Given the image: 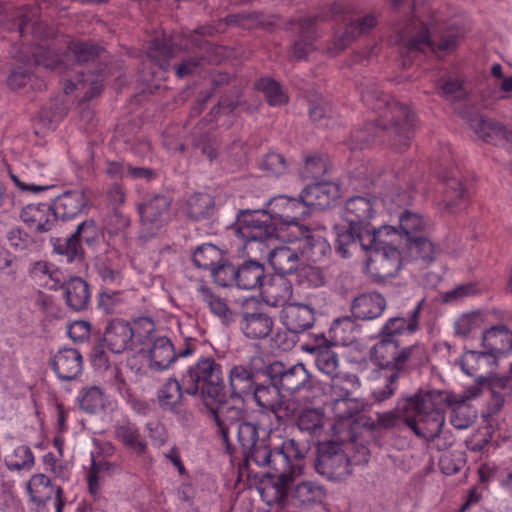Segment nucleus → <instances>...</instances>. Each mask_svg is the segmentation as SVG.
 Instances as JSON below:
<instances>
[{"label": "nucleus", "mask_w": 512, "mask_h": 512, "mask_svg": "<svg viewBox=\"0 0 512 512\" xmlns=\"http://www.w3.org/2000/svg\"><path fill=\"white\" fill-rule=\"evenodd\" d=\"M445 393L436 390L418 391L398 401L394 411L380 416L384 427L403 421L419 437L432 440L439 436L445 424Z\"/></svg>", "instance_id": "1"}, {"label": "nucleus", "mask_w": 512, "mask_h": 512, "mask_svg": "<svg viewBox=\"0 0 512 512\" xmlns=\"http://www.w3.org/2000/svg\"><path fill=\"white\" fill-rule=\"evenodd\" d=\"M378 207L379 200L376 197L355 196L346 201L342 216L348 228L335 226L337 251L342 257H348L349 248L357 243L362 249H367L384 243V236L398 235L394 226L383 225L375 228L371 225Z\"/></svg>", "instance_id": "2"}, {"label": "nucleus", "mask_w": 512, "mask_h": 512, "mask_svg": "<svg viewBox=\"0 0 512 512\" xmlns=\"http://www.w3.org/2000/svg\"><path fill=\"white\" fill-rule=\"evenodd\" d=\"M293 205H297V199L281 195L269 201V211L242 212L236 222L237 236L241 240H262L270 237L280 240L299 239L304 233V226L289 221L294 214L287 211V208Z\"/></svg>", "instance_id": "3"}, {"label": "nucleus", "mask_w": 512, "mask_h": 512, "mask_svg": "<svg viewBox=\"0 0 512 512\" xmlns=\"http://www.w3.org/2000/svg\"><path fill=\"white\" fill-rule=\"evenodd\" d=\"M155 324L149 318H139L130 327V351L133 358L140 360L136 373L147 372V368L165 370L174 361L176 354L173 344L166 337L154 339Z\"/></svg>", "instance_id": "4"}, {"label": "nucleus", "mask_w": 512, "mask_h": 512, "mask_svg": "<svg viewBox=\"0 0 512 512\" xmlns=\"http://www.w3.org/2000/svg\"><path fill=\"white\" fill-rule=\"evenodd\" d=\"M238 441L243 448L248 461L257 466L273 463L277 468L287 463L288 455H295L299 447L294 439H287L274 449H271L265 437L260 438L257 426L250 422H242L238 425Z\"/></svg>", "instance_id": "5"}, {"label": "nucleus", "mask_w": 512, "mask_h": 512, "mask_svg": "<svg viewBox=\"0 0 512 512\" xmlns=\"http://www.w3.org/2000/svg\"><path fill=\"white\" fill-rule=\"evenodd\" d=\"M304 456V451L297 447L295 455H288L287 463L279 466L280 468L272 462L261 466L270 468L276 473V475H267L258 486V492L267 505L281 504L286 500L289 485L304 472Z\"/></svg>", "instance_id": "6"}, {"label": "nucleus", "mask_w": 512, "mask_h": 512, "mask_svg": "<svg viewBox=\"0 0 512 512\" xmlns=\"http://www.w3.org/2000/svg\"><path fill=\"white\" fill-rule=\"evenodd\" d=\"M183 383L188 394L200 392L203 396L216 399L223 389L222 368L211 357L201 358L188 368Z\"/></svg>", "instance_id": "7"}, {"label": "nucleus", "mask_w": 512, "mask_h": 512, "mask_svg": "<svg viewBox=\"0 0 512 512\" xmlns=\"http://www.w3.org/2000/svg\"><path fill=\"white\" fill-rule=\"evenodd\" d=\"M363 102L370 106L372 109L380 111L385 109L383 113L384 122L381 123L383 128H386V121L394 120L391 126H395L402 139L404 146L408 145L409 130L413 126L414 115L410 112L409 108L405 105L392 101L388 95H384L378 91L376 86H371L361 94Z\"/></svg>", "instance_id": "8"}, {"label": "nucleus", "mask_w": 512, "mask_h": 512, "mask_svg": "<svg viewBox=\"0 0 512 512\" xmlns=\"http://www.w3.org/2000/svg\"><path fill=\"white\" fill-rule=\"evenodd\" d=\"M397 236H384V243L365 249L369 255L365 262V270L372 277L386 279L395 276L406 263L403 251H399L392 243Z\"/></svg>", "instance_id": "9"}, {"label": "nucleus", "mask_w": 512, "mask_h": 512, "mask_svg": "<svg viewBox=\"0 0 512 512\" xmlns=\"http://www.w3.org/2000/svg\"><path fill=\"white\" fill-rule=\"evenodd\" d=\"M274 237L262 240H242L247 249L259 251L268 258L273 270L279 275H286L298 271L304 261L294 243L292 246L271 248L270 242Z\"/></svg>", "instance_id": "10"}, {"label": "nucleus", "mask_w": 512, "mask_h": 512, "mask_svg": "<svg viewBox=\"0 0 512 512\" xmlns=\"http://www.w3.org/2000/svg\"><path fill=\"white\" fill-rule=\"evenodd\" d=\"M315 467L319 474L330 480H342L351 474L347 455L341 445L334 441L319 443Z\"/></svg>", "instance_id": "11"}, {"label": "nucleus", "mask_w": 512, "mask_h": 512, "mask_svg": "<svg viewBox=\"0 0 512 512\" xmlns=\"http://www.w3.org/2000/svg\"><path fill=\"white\" fill-rule=\"evenodd\" d=\"M284 241L295 244L305 264L308 262H321L331 252V247L325 236V230L322 228L310 230L304 227V233L299 239Z\"/></svg>", "instance_id": "12"}, {"label": "nucleus", "mask_w": 512, "mask_h": 512, "mask_svg": "<svg viewBox=\"0 0 512 512\" xmlns=\"http://www.w3.org/2000/svg\"><path fill=\"white\" fill-rule=\"evenodd\" d=\"M359 385V378L354 374H344L341 378L334 379L331 389L335 396L332 404L335 417L338 419L350 418L358 411L356 401L350 398L349 395Z\"/></svg>", "instance_id": "13"}, {"label": "nucleus", "mask_w": 512, "mask_h": 512, "mask_svg": "<svg viewBox=\"0 0 512 512\" xmlns=\"http://www.w3.org/2000/svg\"><path fill=\"white\" fill-rule=\"evenodd\" d=\"M19 218L35 234L52 231L58 222L52 204L44 202L25 205L19 213Z\"/></svg>", "instance_id": "14"}, {"label": "nucleus", "mask_w": 512, "mask_h": 512, "mask_svg": "<svg viewBox=\"0 0 512 512\" xmlns=\"http://www.w3.org/2000/svg\"><path fill=\"white\" fill-rule=\"evenodd\" d=\"M273 371L282 392L287 395H294L299 391L311 389L317 385L302 363H297L287 369H282L281 364H275Z\"/></svg>", "instance_id": "15"}, {"label": "nucleus", "mask_w": 512, "mask_h": 512, "mask_svg": "<svg viewBox=\"0 0 512 512\" xmlns=\"http://www.w3.org/2000/svg\"><path fill=\"white\" fill-rule=\"evenodd\" d=\"M221 260L220 250L212 244H204L198 247L193 254V262L197 267L210 270L215 282L221 286H226L228 282L222 275L233 273V267L221 264Z\"/></svg>", "instance_id": "16"}, {"label": "nucleus", "mask_w": 512, "mask_h": 512, "mask_svg": "<svg viewBox=\"0 0 512 512\" xmlns=\"http://www.w3.org/2000/svg\"><path fill=\"white\" fill-rule=\"evenodd\" d=\"M169 206L170 200L164 195H156L138 206L142 225L150 235L169 219Z\"/></svg>", "instance_id": "17"}, {"label": "nucleus", "mask_w": 512, "mask_h": 512, "mask_svg": "<svg viewBox=\"0 0 512 512\" xmlns=\"http://www.w3.org/2000/svg\"><path fill=\"white\" fill-rule=\"evenodd\" d=\"M409 356V351L400 350L393 338H384L376 343L370 351L371 361L380 368L399 370Z\"/></svg>", "instance_id": "18"}, {"label": "nucleus", "mask_w": 512, "mask_h": 512, "mask_svg": "<svg viewBox=\"0 0 512 512\" xmlns=\"http://www.w3.org/2000/svg\"><path fill=\"white\" fill-rule=\"evenodd\" d=\"M51 367L59 379L71 381L82 373L83 357L75 348H62L52 357Z\"/></svg>", "instance_id": "19"}, {"label": "nucleus", "mask_w": 512, "mask_h": 512, "mask_svg": "<svg viewBox=\"0 0 512 512\" xmlns=\"http://www.w3.org/2000/svg\"><path fill=\"white\" fill-rule=\"evenodd\" d=\"M89 198L82 189L68 190L57 196L52 207L56 218L71 220L88 207Z\"/></svg>", "instance_id": "20"}, {"label": "nucleus", "mask_w": 512, "mask_h": 512, "mask_svg": "<svg viewBox=\"0 0 512 512\" xmlns=\"http://www.w3.org/2000/svg\"><path fill=\"white\" fill-rule=\"evenodd\" d=\"M280 319L289 331L302 333L313 326L315 312L307 304L288 303L282 308Z\"/></svg>", "instance_id": "21"}, {"label": "nucleus", "mask_w": 512, "mask_h": 512, "mask_svg": "<svg viewBox=\"0 0 512 512\" xmlns=\"http://www.w3.org/2000/svg\"><path fill=\"white\" fill-rule=\"evenodd\" d=\"M339 197V188L331 182H317L306 186L300 198L310 208L324 209Z\"/></svg>", "instance_id": "22"}, {"label": "nucleus", "mask_w": 512, "mask_h": 512, "mask_svg": "<svg viewBox=\"0 0 512 512\" xmlns=\"http://www.w3.org/2000/svg\"><path fill=\"white\" fill-rule=\"evenodd\" d=\"M12 20L18 22V31L21 36L31 34L35 39H44L49 36L44 23L40 20V8L36 5L18 8L14 11Z\"/></svg>", "instance_id": "23"}, {"label": "nucleus", "mask_w": 512, "mask_h": 512, "mask_svg": "<svg viewBox=\"0 0 512 512\" xmlns=\"http://www.w3.org/2000/svg\"><path fill=\"white\" fill-rule=\"evenodd\" d=\"M482 346L489 357L496 359L512 350V332L504 326H495L483 333Z\"/></svg>", "instance_id": "24"}, {"label": "nucleus", "mask_w": 512, "mask_h": 512, "mask_svg": "<svg viewBox=\"0 0 512 512\" xmlns=\"http://www.w3.org/2000/svg\"><path fill=\"white\" fill-rule=\"evenodd\" d=\"M212 400L215 404L207 402V406L213 413L214 420L223 441L227 443L229 440L230 426L240 419L241 409L221 401L219 397Z\"/></svg>", "instance_id": "25"}, {"label": "nucleus", "mask_w": 512, "mask_h": 512, "mask_svg": "<svg viewBox=\"0 0 512 512\" xmlns=\"http://www.w3.org/2000/svg\"><path fill=\"white\" fill-rule=\"evenodd\" d=\"M385 308L386 301L380 294L368 293L354 299L351 311L355 318L372 320L382 315Z\"/></svg>", "instance_id": "26"}, {"label": "nucleus", "mask_w": 512, "mask_h": 512, "mask_svg": "<svg viewBox=\"0 0 512 512\" xmlns=\"http://www.w3.org/2000/svg\"><path fill=\"white\" fill-rule=\"evenodd\" d=\"M231 278H235L237 286L243 290H253L262 285L264 279V267L256 261H248L237 270L233 268V273H225Z\"/></svg>", "instance_id": "27"}, {"label": "nucleus", "mask_w": 512, "mask_h": 512, "mask_svg": "<svg viewBox=\"0 0 512 512\" xmlns=\"http://www.w3.org/2000/svg\"><path fill=\"white\" fill-rule=\"evenodd\" d=\"M67 305L74 311H82L90 302L88 284L80 277H72L62 284Z\"/></svg>", "instance_id": "28"}, {"label": "nucleus", "mask_w": 512, "mask_h": 512, "mask_svg": "<svg viewBox=\"0 0 512 512\" xmlns=\"http://www.w3.org/2000/svg\"><path fill=\"white\" fill-rule=\"evenodd\" d=\"M272 318L265 313H244L240 322L243 333L252 339L265 338L273 328Z\"/></svg>", "instance_id": "29"}, {"label": "nucleus", "mask_w": 512, "mask_h": 512, "mask_svg": "<svg viewBox=\"0 0 512 512\" xmlns=\"http://www.w3.org/2000/svg\"><path fill=\"white\" fill-rule=\"evenodd\" d=\"M109 199L113 208L107 222L108 230L111 234L125 232L128 226V218L119 209V206L125 204L126 199L123 187L117 184L113 185L109 192Z\"/></svg>", "instance_id": "30"}, {"label": "nucleus", "mask_w": 512, "mask_h": 512, "mask_svg": "<svg viewBox=\"0 0 512 512\" xmlns=\"http://www.w3.org/2000/svg\"><path fill=\"white\" fill-rule=\"evenodd\" d=\"M30 275L39 285L50 290L58 289L64 281L63 273L47 261L35 262L30 269Z\"/></svg>", "instance_id": "31"}, {"label": "nucleus", "mask_w": 512, "mask_h": 512, "mask_svg": "<svg viewBox=\"0 0 512 512\" xmlns=\"http://www.w3.org/2000/svg\"><path fill=\"white\" fill-rule=\"evenodd\" d=\"M26 490L30 500L37 506H45L55 495L56 487L50 478L43 473L34 474L26 484Z\"/></svg>", "instance_id": "32"}, {"label": "nucleus", "mask_w": 512, "mask_h": 512, "mask_svg": "<svg viewBox=\"0 0 512 512\" xmlns=\"http://www.w3.org/2000/svg\"><path fill=\"white\" fill-rule=\"evenodd\" d=\"M470 125L476 135L486 142L498 144L508 139L507 130L500 123L492 119L475 117L471 120Z\"/></svg>", "instance_id": "33"}, {"label": "nucleus", "mask_w": 512, "mask_h": 512, "mask_svg": "<svg viewBox=\"0 0 512 512\" xmlns=\"http://www.w3.org/2000/svg\"><path fill=\"white\" fill-rule=\"evenodd\" d=\"M104 340L112 353H124L128 348V323L120 319L111 320L106 328Z\"/></svg>", "instance_id": "34"}, {"label": "nucleus", "mask_w": 512, "mask_h": 512, "mask_svg": "<svg viewBox=\"0 0 512 512\" xmlns=\"http://www.w3.org/2000/svg\"><path fill=\"white\" fill-rule=\"evenodd\" d=\"M424 299H421L414 310L412 311L409 317H394L390 318L382 331L388 338H391L393 335H400L406 332L413 333L418 329L419 324V314L422 308V304Z\"/></svg>", "instance_id": "35"}, {"label": "nucleus", "mask_w": 512, "mask_h": 512, "mask_svg": "<svg viewBox=\"0 0 512 512\" xmlns=\"http://www.w3.org/2000/svg\"><path fill=\"white\" fill-rule=\"evenodd\" d=\"M4 463L11 472L30 471L35 464V457L28 445H18L5 454Z\"/></svg>", "instance_id": "36"}, {"label": "nucleus", "mask_w": 512, "mask_h": 512, "mask_svg": "<svg viewBox=\"0 0 512 512\" xmlns=\"http://www.w3.org/2000/svg\"><path fill=\"white\" fill-rule=\"evenodd\" d=\"M292 497L303 506H311L321 504L326 497L324 488L313 481H302L298 483L293 492Z\"/></svg>", "instance_id": "37"}, {"label": "nucleus", "mask_w": 512, "mask_h": 512, "mask_svg": "<svg viewBox=\"0 0 512 512\" xmlns=\"http://www.w3.org/2000/svg\"><path fill=\"white\" fill-rule=\"evenodd\" d=\"M197 292L201 301L206 304L212 314L220 318L223 322L232 320V311L223 298L214 294L212 290L203 283L197 285Z\"/></svg>", "instance_id": "38"}, {"label": "nucleus", "mask_w": 512, "mask_h": 512, "mask_svg": "<svg viewBox=\"0 0 512 512\" xmlns=\"http://www.w3.org/2000/svg\"><path fill=\"white\" fill-rule=\"evenodd\" d=\"M356 333L357 328L351 318L337 319L329 329V342L332 346H347L355 340Z\"/></svg>", "instance_id": "39"}, {"label": "nucleus", "mask_w": 512, "mask_h": 512, "mask_svg": "<svg viewBox=\"0 0 512 512\" xmlns=\"http://www.w3.org/2000/svg\"><path fill=\"white\" fill-rule=\"evenodd\" d=\"M405 249L403 256L405 257L406 263L410 260L422 259L430 261L436 254V248L433 243L425 237H414L405 240Z\"/></svg>", "instance_id": "40"}, {"label": "nucleus", "mask_w": 512, "mask_h": 512, "mask_svg": "<svg viewBox=\"0 0 512 512\" xmlns=\"http://www.w3.org/2000/svg\"><path fill=\"white\" fill-rule=\"evenodd\" d=\"M251 393L260 407L273 412H276L281 407L283 398L286 396L280 386L275 384L258 386Z\"/></svg>", "instance_id": "41"}, {"label": "nucleus", "mask_w": 512, "mask_h": 512, "mask_svg": "<svg viewBox=\"0 0 512 512\" xmlns=\"http://www.w3.org/2000/svg\"><path fill=\"white\" fill-rule=\"evenodd\" d=\"M77 401L80 409L90 414L102 411L106 404L105 394L99 386L83 388L79 392Z\"/></svg>", "instance_id": "42"}, {"label": "nucleus", "mask_w": 512, "mask_h": 512, "mask_svg": "<svg viewBox=\"0 0 512 512\" xmlns=\"http://www.w3.org/2000/svg\"><path fill=\"white\" fill-rule=\"evenodd\" d=\"M429 227V221L421 214L413 211H404L399 216V237L405 240L417 237L416 233L423 232Z\"/></svg>", "instance_id": "43"}, {"label": "nucleus", "mask_w": 512, "mask_h": 512, "mask_svg": "<svg viewBox=\"0 0 512 512\" xmlns=\"http://www.w3.org/2000/svg\"><path fill=\"white\" fill-rule=\"evenodd\" d=\"M494 364L495 362L485 351H466L459 359L461 370L468 376H474L484 366H487L488 370H492Z\"/></svg>", "instance_id": "44"}, {"label": "nucleus", "mask_w": 512, "mask_h": 512, "mask_svg": "<svg viewBox=\"0 0 512 512\" xmlns=\"http://www.w3.org/2000/svg\"><path fill=\"white\" fill-rule=\"evenodd\" d=\"M232 395L242 398L253 391V380L249 370L243 366H235L229 374Z\"/></svg>", "instance_id": "45"}, {"label": "nucleus", "mask_w": 512, "mask_h": 512, "mask_svg": "<svg viewBox=\"0 0 512 512\" xmlns=\"http://www.w3.org/2000/svg\"><path fill=\"white\" fill-rule=\"evenodd\" d=\"M457 45V38L454 35H449L442 39L440 43L435 46L429 38L427 31L425 30L417 38H412L409 41V49L425 51L431 49L436 53H446L453 50Z\"/></svg>", "instance_id": "46"}, {"label": "nucleus", "mask_w": 512, "mask_h": 512, "mask_svg": "<svg viewBox=\"0 0 512 512\" xmlns=\"http://www.w3.org/2000/svg\"><path fill=\"white\" fill-rule=\"evenodd\" d=\"M264 294L269 305L283 308L284 305L288 304L287 301L291 297L292 287L285 278L279 277L272 284L265 287Z\"/></svg>", "instance_id": "47"}, {"label": "nucleus", "mask_w": 512, "mask_h": 512, "mask_svg": "<svg viewBox=\"0 0 512 512\" xmlns=\"http://www.w3.org/2000/svg\"><path fill=\"white\" fill-rule=\"evenodd\" d=\"M308 350L312 353H315V363L318 370L328 376H331L332 382L334 379L342 377L335 374L339 365V359L335 352L327 347L322 348L320 346L313 347Z\"/></svg>", "instance_id": "48"}, {"label": "nucleus", "mask_w": 512, "mask_h": 512, "mask_svg": "<svg viewBox=\"0 0 512 512\" xmlns=\"http://www.w3.org/2000/svg\"><path fill=\"white\" fill-rule=\"evenodd\" d=\"M449 405L452 408L450 422L455 428L466 429L473 424L477 417V411L467 401L450 402Z\"/></svg>", "instance_id": "49"}, {"label": "nucleus", "mask_w": 512, "mask_h": 512, "mask_svg": "<svg viewBox=\"0 0 512 512\" xmlns=\"http://www.w3.org/2000/svg\"><path fill=\"white\" fill-rule=\"evenodd\" d=\"M325 422L326 418L320 409H306L300 413L297 425L301 431L319 436Z\"/></svg>", "instance_id": "50"}, {"label": "nucleus", "mask_w": 512, "mask_h": 512, "mask_svg": "<svg viewBox=\"0 0 512 512\" xmlns=\"http://www.w3.org/2000/svg\"><path fill=\"white\" fill-rule=\"evenodd\" d=\"M159 402L162 408L175 411L182 400V390L176 379H169L158 392Z\"/></svg>", "instance_id": "51"}, {"label": "nucleus", "mask_w": 512, "mask_h": 512, "mask_svg": "<svg viewBox=\"0 0 512 512\" xmlns=\"http://www.w3.org/2000/svg\"><path fill=\"white\" fill-rule=\"evenodd\" d=\"M54 251L66 258L68 263L82 259V249L75 235L71 234L66 239L56 238L53 242Z\"/></svg>", "instance_id": "52"}, {"label": "nucleus", "mask_w": 512, "mask_h": 512, "mask_svg": "<svg viewBox=\"0 0 512 512\" xmlns=\"http://www.w3.org/2000/svg\"><path fill=\"white\" fill-rule=\"evenodd\" d=\"M99 305L108 314L125 312L126 294L124 291L105 290L100 294Z\"/></svg>", "instance_id": "53"}, {"label": "nucleus", "mask_w": 512, "mask_h": 512, "mask_svg": "<svg viewBox=\"0 0 512 512\" xmlns=\"http://www.w3.org/2000/svg\"><path fill=\"white\" fill-rule=\"evenodd\" d=\"M67 56L65 55V58ZM32 60L37 66H43L51 70H63L66 68L64 64V56H60L49 50H46L43 46H39L32 53Z\"/></svg>", "instance_id": "54"}, {"label": "nucleus", "mask_w": 512, "mask_h": 512, "mask_svg": "<svg viewBox=\"0 0 512 512\" xmlns=\"http://www.w3.org/2000/svg\"><path fill=\"white\" fill-rule=\"evenodd\" d=\"M257 88L265 93L268 103L272 106L282 105L288 100L279 83L273 79H260L257 83Z\"/></svg>", "instance_id": "55"}, {"label": "nucleus", "mask_w": 512, "mask_h": 512, "mask_svg": "<svg viewBox=\"0 0 512 512\" xmlns=\"http://www.w3.org/2000/svg\"><path fill=\"white\" fill-rule=\"evenodd\" d=\"M440 94L448 101H455L464 96L463 83L451 76L442 78L437 85Z\"/></svg>", "instance_id": "56"}, {"label": "nucleus", "mask_w": 512, "mask_h": 512, "mask_svg": "<svg viewBox=\"0 0 512 512\" xmlns=\"http://www.w3.org/2000/svg\"><path fill=\"white\" fill-rule=\"evenodd\" d=\"M69 53L77 64H82L93 61L99 54V48L89 43L72 42L69 46Z\"/></svg>", "instance_id": "57"}, {"label": "nucleus", "mask_w": 512, "mask_h": 512, "mask_svg": "<svg viewBox=\"0 0 512 512\" xmlns=\"http://www.w3.org/2000/svg\"><path fill=\"white\" fill-rule=\"evenodd\" d=\"M212 199L206 194H195L188 200V214L193 219H200L208 214Z\"/></svg>", "instance_id": "58"}, {"label": "nucleus", "mask_w": 512, "mask_h": 512, "mask_svg": "<svg viewBox=\"0 0 512 512\" xmlns=\"http://www.w3.org/2000/svg\"><path fill=\"white\" fill-rule=\"evenodd\" d=\"M6 237L9 245L16 251L27 250L34 244V240L28 232L18 226L10 228Z\"/></svg>", "instance_id": "59"}, {"label": "nucleus", "mask_w": 512, "mask_h": 512, "mask_svg": "<svg viewBox=\"0 0 512 512\" xmlns=\"http://www.w3.org/2000/svg\"><path fill=\"white\" fill-rule=\"evenodd\" d=\"M327 171L326 160L321 156H309L305 159L304 166L301 170V176L305 179L319 178Z\"/></svg>", "instance_id": "60"}, {"label": "nucleus", "mask_w": 512, "mask_h": 512, "mask_svg": "<svg viewBox=\"0 0 512 512\" xmlns=\"http://www.w3.org/2000/svg\"><path fill=\"white\" fill-rule=\"evenodd\" d=\"M108 469L109 464L107 462L96 463V461L92 459V463L87 474V482L89 492L94 498H98L100 495V478L102 473Z\"/></svg>", "instance_id": "61"}, {"label": "nucleus", "mask_w": 512, "mask_h": 512, "mask_svg": "<svg viewBox=\"0 0 512 512\" xmlns=\"http://www.w3.org/2000/svg\"><path fill=\"white\" fill-rule=\"evenodd\" d=\"M483 323L480 312H471L462 315L455 323V331L457 334L466 336L475 329L481 327Z\"/></svg>", "instance_id": "62"}, {"label": "nucleus", "mask_w": 512, "mask_h": 512, "mask_svg": "<svg viewBox=\"0 0 512 512\" xmlns=\"http://www.w3.org/2000/svg\"><path fill=\"white\" fill-rule=\"evenodd\" d=\"M262 167L274 175H282L287 170V162L281 154L270 152L265 156Z\"/></svg>", "instance_id": "63"}, {"label": "nucleus", "mask_w": 512, "mask_h": 512, "mask_svg": "<svg viewBox=\"0 0 512 512\" xmlns=\"http://www.w3.org/2000/svg\"><path fill=\"white\" fill-rule=\"evenodd\" d=\"M298 270L301 281L308 285L318 287L324 283L323 273L318 267L312 265L305 267L304 264Z\"/></svg>", "instance_id": "64"}]
</instances>
